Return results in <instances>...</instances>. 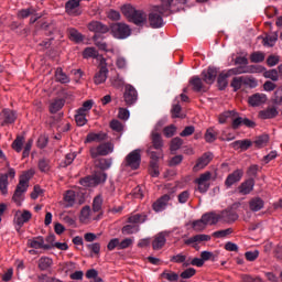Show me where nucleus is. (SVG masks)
<instances>
[{
    "label": "nucleus",
    "mask_w": 282,
    "mask_h": 282,
    "mask_svg": "<svg viewBox=\"0 0 282 282\" xmlns=\"http://www.w3.org/2000/svg\"><path fill=\"white\" fill-rule=\"evenodd\" d=\"M88 30L90 32H96L97 34H107V32H109V26L102 24V22L93 21L88 24Z\"/></svg>",
    "instance_id": "nucleus-21"
},
{
    "label": "nucleus",
    "mask_w": 282,
    "mask_h": 282,
    "mask_svg": "<svg viewBox=\"0 0 282 282\" xmlns=\"http://www.w3.org/2000/svg\"><path fill=\"white\" fill-rule=\"evenodd\" d=\"M80 221L87 223L89 219H91V208L89 206H85L82 208L80 212Z\"/></svg>",
    "instance_id": "nucleus-43"
},
{
    "label": "nucleus",
    "mask_w": 282,
    "mask_h": 282,
    "mask_svg": "<svg viewBox=\"0 0 282 282\" xmlns=\"http://www.w3.org/2000/svg\"><path fill=\"white\" fill-rule=\"evenodd\" d=\"M83 56L84 58H98V51L94 47H86Z\"/></svg>",
    "instance_id": "nucleus-50"
},
{
    "label": "nucleus",
    "mask_w": 282,
    "mask_h": 282,
    "mask_svg": "<svg viewBox=\"0 0 282 282\" xmlns=\"http://www.w3.org/2000/svg\"><path fill=\"white\" fill-rule=\"evenodd\" d=\"M169 202H171V195L165 194L153 203L152 208L155 213H162V210H166Z\"/></svg>",
    "instance_id": "nucleus-16"
},
{
    "label": "nucleus",
    "mask_w": 282,
    "mask_h": 282,
    "mask_svg": "<svg viewBox=\"0 0 282 282\" xmlns=\"http://www.w3.org/2000/svg\"><path fill=\"white\" fill-rule=\"evenodd\" d=\"M32 177H34V170H29L20 176L19 183L12 196V200L17 204V206H21L23 195L28 193V188H30V180H32Z\"/></svg>",
    "instance_id": "nucleus-2"
},
{
    "label": "nucleus",
    "mask_w": 282,
    "mask_h": 282,
    "mask_svg": "<svg viewBox=\"0 0 282 282\" xmlns=\"http://www.w3.org/2000/svg\"><path fill=\"white\" fill-rule=\"evenodd\" d=\"M123 102H126L127 107H132L138 102V90L131 84L124 86Z\"/></svg>",
    "instance_id": "nucleus-8"
},
{
    "label": "nucleus",
    "mask_w": 282,
    "mask_h": 282,
    "mask_svg": "<svg viewBox=\"0 0 282 282\" xmlns=\"http://www.w3.org/2000/svg\"><path fill=\"white\" fill-rule=\"evenodd\" d=\"M279 41V32H272L263 39V45L267 47H274Z\"/></svg>",
    "instance_id": "nucleus-34"
},
{
    "label": "nucleus",
    "mask_w": 282,
    "mask_h": 282,
    "mask_svg": "<svg viewBox=\"0 0 282 282\" xmlns=\"http://www.w3.org/2000/svg\"><path fill=\"white\" fill-rule=\"evenodd\" d=\"M65 107V100L63 99H55L50 105V112L51 113H58L61 109Z\"/></svg>",
    "instance_id": "nucleus-37"
},
{
    "label": "nucleus",
    "mask_w": 282,
    "mask_h": 282,
    "mask_svg": "<svg viewBox=\"0 0 282 282\" xmlns=\"http://www.w3.org/2000/svg\"><path fill=\"white\" fill-rule=\"evenodd\" d=\"M26 246L33 250H50L52 248V246L45 245V239L41 236L29 239Z\"/></svg>",
    "instance_id": "nucleus-10"
},
{
    "label": "nucleus",
    "mask_w": 282,
    "mask_h": 282,
    "mask_svg": "<svg viewBox=\"0 0 282 282\" xmlns=\"http://www.w3.org/2000/svg\"><path fill=\"white\" fill-rule=\"evenodd\" d=\"M228 76H230L229 73H226V74L221 73V74L218 76L217 83H218L219 89H225V88L228 87Z\"/></svg>",
    "instance_id": "nucleus-45"
},
{
    "label": "nucleus",
    "mask_w": 282,
    "mask_h": 282,
    "mask_svg": "<svg viewBox=\"0 0 282 282\" xmlns=\"http://www.w3.org/2000/svg\"><path fill=\"white\" fill-rule=\"evenodd\" d=\"M107 74H109V68H107V64H105V58L101 57L100 69L94 77L95 85H102V83H106Z\"/></svg>",
    "instance_id": "nucleus-15"
},
{
    "label": "nucleus",
    "mask_w": 282,
    "mask_h": 282,
    "mask_svg": "<svg viewBox=\"0 0 282 282\" xmlns=\"http://www.w3.org/2000/svg\"><path fill=\"white\" fill-rule=\"evenodd\" d=\"M251 63H263L265 61V54L263 52H253L250 55Z\"/></svg>",
    "instance_id": "nucleus-46"
},
{
    "label": "nucleus",
    "mask_w": 282,
    "mask_h": 282,
    "mask_svg": "<svg viewBox=\"0 0 282 282\" xmlns=\"http://www.w3.org/2000/svg\"><path fill=\"white\" fill-rule=\"evenodd\" d=\"M268 142H270V137L268 134H261L256 138L253 144L257 149H263V147H268Z\"/></svg>",
    "instance_id": "nucleus-36"
},
{
    "label": "nucleus",
    "mask_w": 282,
    "mask_h": 282,
    "mask_svg": "<svg viewBox=\"0 0 282 282\" xmlns=\"http://www.w3.org/2000/svg\"><path fill=\"white\" fill-rule=\"evenodd\" d=\"M129 224H144L147 221V215L134 214L128 218Z\"/></svg>",
    "instance_id": "nucleus-42"
},
{
    "label": "nucleus",
    "mask_w": 282,
    "mask_h": 282,
    "mask_svg": "<svg viewBox=\"0 0 282 282\" xmlns=\"http://www.w3.org/2000/svg\"><path fill=\"white\" fill-rule=\"evenodd\" d=\"M272 100L274 105H282V89H278L274 91Z\"/></svg>",
    "instance_id": "nucleus-64"
},
{
    "label": "nucleus",
    "mask_w": 282,
    "mask_h": 282,
    "mask_svg": "<svg viewBox=\"0 0 282 282\" xmlns=\"http://www.w3.org/2000/svg\"><path fill=\"white\" fill-rule=\"evenodd\" d=\"M214 155L212 152H205L198 160L196 161V164L193 167L194 173H197L198 171H202L203 169H206L207 164H210V161L213 160Z\"/></svg>",
    "instance_id": "nucleus-11"
},
{
    "label": "nucleus",
    "mask_w": 282,
    "mask_h": 282,
    "mask_svg": "<svg viewBox=\"0 0 282 282\" xmlns=\"http://www.w3.org/2000/svg\"><path fill=\"white\" fill-rule=\"evenodd\" d=\"M203 221H205L206 226H215V224L220 221L219 214L212 212V213H206L202 216Z\"/></svg>",
    "instance_id": "nucleus-23"
},
{
    "label": "nucleus",
    "mask_w": 282,
    "mask_h": 282,
    "mask_svg": "<svg viewBox=\"0 0 282 282\" xmlns=\"http://www.w3.org/2000/svg\"><path fill=\"white\" fill-rule=\"evenodd\" d=\"M55 80L56 83H61V85H67L72 83V79L69 78V76H67V74H65V72H63L62 67L56 68Z\"/></svg>",
    "instance_id": "nucleus-30"
},
{
    "label": "nucleus",
    "mask_w": 282,
    "mask_h": 282,
    "mask_svg": "<svg viewBox=\"0 0 282 282\" xmlns=\"http://www.w3.org/2000/svg\"><path fill=\"white\" fill-rule=\"evenodd\" d=\"M228 235H232V228H227L213 232V237H215L216 239H224V237H228Z\"/></svg>",
    "instance_id": "nucleus-56"
},
{
    "label": "nucleus",
    "mask_w": 282,
    "mask_h": 282,
    "mask_svg": "<svg viewBox=\"0 0 282 282\" xmlns=\"http://www.w3.org/2000/svg\"><path fill=\"white\" fill-rule=\"evenodd\" d=\"M173 10V0H161V6H154L151 8L148 14V21L150 26L154 30L164 25V14L171 13Z\"/></svg>",
    "instance_id": "nucleus-1"
},
{
    "label": "nucleus",
    "mask_w": 282,
    "mask_h": 282,
    "mask_svg": "<svg viewBox=\"0 0 282 282\" xmlns=\"http://www.w3.org/2000/svg\"><path fill=\"white\" fill-rule=\"evenodd\" d=\"M254 189V180H248L238 187L240 195H250Z\"/></svg>",
    "instance_id": "nucleus-27"
},
{
    "label": "nucleus",
    "mask_w": 282,
    "mask_h": 282,
    "mask_svg": "<svg viewBox=\"0 0 282 282\" xmlns=\"http://www.w3.org/2000/svg\"><path fill=\"white\" fill-rule=\"evenodd\" d=\"M202 76L204 83L207 85H213L217 78V68L208 67L207 70H203Z\"/></svg>",
    "instance_id": "nucleus-20"
},
{
    "label": "nucleus",
    "mask_w": 282,
    "mask_h": 282,
    "mask_svg": "<svg viewBox=\"0 0 282 282\" xmlns=\"http://www.w3.org/2000/svg\"><path fill=\"white\" fill-rule=\"evenodd\" d=\"M230 86L232 87L234 91H239V89L243 87V76L234 77Z\"/></svg>",
    "instance_id": "nucleus-49"
},
{
    "label": "nucleus",
    "mask_w": 282,
    "mask_h": 282,
    "mask_svg": "<svg viewBox=\"0 0 282 282\" xmlns=\"http://www.w3.org/2000/svg\"><path fill=\"white\" fill-rule=\"evenodd\" d=\"M94 107V100H86L83 102L82 107L76 110V113L79 116H89V111H91Z\"/></svg>",
    "instance_id": "nucleus-32"
},
{
    "label": "nucleus",
    "mask_w": 282,
    "mask_h": 282,
    "mask_svg": "<svg viewBox=\"0 0 282 282\" xmlns=\"http://www.w3.org/2000/svg\"><path fill=\"white\" fill-rule=\"evenodd\" d=\"M170 261H172V263H184L183 265L186 268L188 267V263H186V256L178 253L176 256H172L170 258Z\"/></svg>",
    "instance_id": "nucleus-53"
},
{
    "label": "nucleus",
    "mask_w": 282,
    "mask_h": 282,
    "mask_svg": "<svg viewBox=\"0 0 282 282\" xmlns=\"http://www.w3.org/2000/svg\"><path fill=\"white\" fill-rule=\"evenodd\" d=\"M220 221H225L226 224H230L237 221L239 219V215L237 212L232 209H225L219 214Z\"/></svg>",
    "instance_id": "nucleus-19"
},
{
    "label": "nucleus",
    "mask_w": 282,
    "mask_h": 282,
    "mask_svg": "<svg viewBox=\"0 0 282 282\" xmlns=\"http://www.w3.org/2000/svg\"><path fill=\"white\" fill-rule=\"evenodd\" d=\"M113 149L115 145L112 142L100 143L97 147L90 148V158H93V160H96V158L109 155L110 153H113Z\"/></svg>",
    "instance_id": "nucleus-6"
},
{
    "label": "nucleus",
    "mask_w": 282,
    "mask_h": 282,
    "mask_svg": "<svg viewBox=\"0 0 282 282\" xmlns=\"http://www.w3.org/2000/svg\"><path fill=\"white\" fill-rule=\"evenodd\" d=\"M182 144H184V141L180 137H176L172 139L170 149L171 151H178V149L182 148Z\"/></svg>",
    "instance_id": "nucleus-59"
},
{
    "label": "nucleus",
    "mask_w": 282,
    "mask_h": 282,
    "mask_svg": "<svg viewBox=\"0 0 282 282\" xmlns=\"http://www.w3.org/2000/svg\"><path fill=\"white\" fill-rule=\"evenodd\" d=\"M122 235H133L135 232H140V227L135 225H126L121 229Z\"/></svg>",
    "instance_id": "nucleus-47"
},
{
    "label": "nucleus",
    "mask_w": 282,
    "mask_h": 282,
    "mask_svg": "<svg viewBox=\"0 0 282 282\" xmlns=\"http://www.w3.org/2000/svg\"><path fill=\"white\" fill-rule=\"evenodd\" d=\"M52 263H54L52 258L42 257L39 259L37 267L40 270L45 271L48 268H52Z\"/></svg>",
    "instance_id": "nucleus-39"
},
{
    "label": "nucleus",
    "mask_w": 282,
    "mask_h": 282,
    "mask_svg": "<svg viewBox=\"0 0 282 282\" xmlns=\"http://www.w3.org/2000/svg\"><path fill=\"white\" fill-rule=\"evenodd\" d=\"M234 149H241V151H248L249 147H252V141L246 140H238L231 143Z\"/></svg>",
    "instance_id": "nucleus-35"
},
{
    "label": "nucleus",
    "mask_w": 282,
    "mask_h": 282,
    "mask_svg": "<svg viewBox=\"0 0 282 282\" xmlns=\"http://www.w3.org/2000/svg\"><path fill=\"white\" fill-rule=\"evenodd\" d=\"M102 209V196L98 195L93 200V210L94 213H100Z\"/></svg>",
    "instance_id": "nucleus-52"
},
{
    "label": "nucleus",
    "mask_w": 282,
    "mask_h": 282,
    "mask_svg": "<svg viewBox=\"0 0 282 282\" xmlns=\"http://www.w3.org/2000/svg\"><path fill=\"white\" fill-rule=\"evenodd\" d=\"M153 147H149L148 150H147V153L148 155H150L151 158V162H156L158 163V160H160L162 158V150H156V151H153Z\"/></svg>",
    "instance_id": "nucleus-41"
},
{
    "label": "nucleus",
    "mask_w": 282,
    "mask_h": 282,
    "mask_svg": "<svg viewBox=\"0 0 282 282\" xmlns=\"http://www.w3.org/2000/svg\"><path fill=\"white\" fill-rule=\"evenodd\" d=\"M0 116L3 117L2 127L4 124H12L17 120V112L14 110L4 109Z\"/></svg>",
    "instance_id": "nucleus-22"
},
{
    "label": "nucleus",
    "mask_w": 282,
    "mask_h": 282,
    "mask_svg": "<svg viewBox=\"0 0 282 282\" xmlns=\"http://www.w3.org/2000/svg\"><path fill=\"white\" fill-rule=\"evenodd\" d=\"M30 219H32V213L28 209H24L22 212L18 210L15 213L13 221L17 226H19L21 228L24 224H28V221H30Z\"/></svg>",
    "instance_id": "nucleus-13"
},
{
    "label": "nucleus",
    "mask_w": 282,
    "mask_h": 282,
    "mask_svg": "<svg viewBox=\"0 0 282 282\" xmlns=\"http://www.w3.org/2000/svg\"><path fill=\"white\" fill-rule=\"evenodd\" d=\"M107 182V174L105 172H96L91 176H86L79 181L82 186L85 188H91L94 186H98V184H102Z\"/></svg>",
    "instance_id": "nucleus-5"
},
{
    "label": "nucleus",
    "mask_w": 282,
    "mask_h": 282,
    "mask_svg": "<svg viewBox=\"0 0 282 282\" xmlns=\"http://www.w3.org/2000/svg\"><path fill=\"white\" fill-rule=\"evenodd\" d=\"M241 177H243V170H236L231 174H229L225 181V186L230 188L237 182H241Z\"/></svg>",
    "instance_id": "nucleus-18"
},
{
    "label": "nucleus",
    "mask_w": 282,
    "mask_h": 282,
    "mask_svg": "<svg viewBox=\"0 0 282 282\" xmlns=\"http://www.w3.org/2000/svg\"><path fill=\"white\" fill-rule=\"evenodd\" d=\"M176 131H177V128L174 124L167 126L163 129V133L165 138H173Z\"/></svg>",
    "instance_id": "nucleus-62"
},
{
    "label": "nucleus",
    "mask_w": 282,
    "mask_h": 282,
    "mask_svg": "<svg viewBox=\"0 0 282 282\" xmlns=\"http://www.w3.org/2000/svg\"><path fill=\"white\" fill-rule=\"evenodd\" d=\"M213 177V173L205 172L199 175L198 178H195L194 183L197 184L196 191L199 193H208V188H210V178Z\"/></svg>",
    "instance_id": "nucleus-9"
},
{
    "label": "nucleus",
    "mask_w": 282,
    "mask_h": 282,
    "mask_svg": "<svg viewBox=\"0 0 282 282\" xmlns=\"http://www.w3.org/2000/svg\"><path fill=\"white\" fill-rule=\"evenodd\" d=\"M205 140L206 142H215V140H217V132H215V129H207L205 133Z\"/></svg>",
    "instance_id": "nucleus-61"
},
{
    "label": "nucleus",
    "mask_w": 282,
    "mask_h": 282,
    "mask_svg": "<svg viewBox=\"0 0 282 282\" xmlns=\"http://www.w3.org/2000/svg\"><path fill=\"white\" fill-rule=\"evenodd\" d=\"M64 202L67 208L74 206L76 204V192L67 191L64 195Z\"/></svg>",
    "instance_id": "nucleus-38"
},
{
    "label": "nucleus",
    "mask_w": 282,
    "mask_h": 282,
    "mask_svg": "<svg viewBox=\"0 0 282 282\" xmlns=\"http://www.w3.org/2000/svg\"><path fill=\"white\" fill-rule=\"evenodd\" d=\"M151 141H152V149H155L156 151H162V147H164V141L162 140V135L158 133L156 131H153L151 133Z\"/></svg>",
    "instance_id": "nucleus-25"
},
{
    "label": "nucleus",
    "mask_w": 282,
    "mask_h": 282,
    "mask_svg": "<svg viewBox=\"0 0 282 282\" xmlns=\"http://www.w3.org/2000/svg\"><path fill=\"white\" fill-rule=\"evenodd\" d=\"M189 85H192L193 91H196L197 94L202 91H206V87H204V83L202 82V78L198 76H194L189 79Z\"/></svg>",
    "instance_id": "nucleus-28"
},
{
    "label": "nucleus",
    "mask_w": 282,
    "mask_h": 282,
    "mask_svg": "<svg viewBox=\"0 0 282 282\" xmlns=\"http://www.w3.org/2000/svg\"><path fill=\"white\" fill-rule=\"evenodd\" d=\"M0 192L8 195V174H0Z\"/></svg>",
    "instance_id": "nucleus-44"
},
{
    "label": "nucleus",
    "mask_w": 282,
    "mask_h": 282,
    "mask_svg": "<svg viewBox=\"0 0 282 282\" xmlns=\"http://www.w3.org/2000/svg\"><path fill=\"white\" fill-rule=\"evenodd\" d=\"M69 36L73 41H75V43H83L84 37L80 32L76 31V29L69 30Z\"/></svg>",
    "instance_id": "nucleus-58"
},
{
    "label": "nucleus",
    "mask_w": 282,
    "mask_h": 282,
    "mask_svg": "<svg viewBox=\"0 0 282 282\" xmlns=\"http://www.w3.org/2000/svg\"><path fill=\"white\" fill-rule=\"evenodd\" d=\"M23 142H25V138L17 137V139L12 143V149H14L17 153H21V151H23Z\"/></svg>",
    "instance_id": "nucleus-48"
},
{
    "label": "nucleus",
    "mask_w": 282,
    "mask_h": 282,
    "mask_svg": "<svg viewBox=\"0 0 282 282\" xmlns=\"http://www.w3.org/2000/svg\"><path fill=\"white\" fill-rule=\"evenodd\" d=\"M254 72H257V67L256 66H250L249 68L243 67V66H239L236 68H232L228 72L229 76H232V74L235 76L239 75V74H254Z\"/></svg>",
    "instance_id": "nucleus-31"
},
{
    "label": "nucleus",
    "mask_w": 282,
    "mask_h": 282,
    "mask_svg": "<svg viewBox=\"0 0 282 282\" xmlns=\"http://www.w3.org/2000/svg\"><path fill=\"white\" fill-rule=\"evenodd\" d=\"M264 78H269L270 80H273V83H276L279 80V70L278 69H269L264 72L263 74Z\"/></svg>",
    "instance_id": "nucleus-51"
},
{
    "label": "nucleus",
    "mask_w": 282,
    "mask_h": 282,
    "mask_svg": "<svg viewBox=\"0 0 282 282\" xmlns=\"http://www.w3.org/2000/svg\"><path fill=\"white\" fill-rule=\"evenodd\" d=\"M111 85L115 87V89H120L121 87H124V78H122L120 75H117L111 79Z\"/></svg>",
    "instance_id": "nucleus-57"
},
{
    "label": "nucleus",
    "mask_w": 282,
    "mask_h": 282,
    "mask_svg": "<svg viewBox=\"0 0 282 282\" xmlns=\"http://www.w3.org/2000/svg\"><path fill=\"white\" fill-rule=\"evenodd\" d=\"M39 282H63L59 279L48 276L47 274H41L37 278Z\"/></svg>",
    "instance_id": "nucleus-63"
},
{
    "label": "nucleus",
    "mask_w": 282,
    "mask_h": 282,
    "mask_svg": "<svg viewBox=\"0 0 282 282\" xmlns=\"http://www.w3.org/2000/svg\"><path fill=\"white\" fill-rule=\"evenodd\" d=\"M109 135L105 132H90L87 134L85 142H105Z\"/></svg>",
    "instance_id": "nucleus-26"
},
{
    "label": "nucleus",
    "mask_w": 282,
    "mask_h": 282,
    "mask_svg": "<svg viewBox=\"0 0 282 282\" xmlns=\"http://www.w3.org/2000/svg\"><path fill=\"white\" fill-rule=\"evenodd\" d=\"M110 33L113 39H129V36H131V28L129 26V24L122 22L113 23L110 26Z\"/></svg>",
    "instance_id": "nucleus-4"
},
{
    "label": "nucleus",
    "mask_w": 282,
    "mask_h": 282,
    "mask_svg": "<svg viewBox=\"0 0 282 282\" xmlns=\"http://www.w3.org/2000/svg\"><path fill=\"white\" fill-rule=\"evenodd\" d=\"M265 206L261 197H253L249 200V208L252 213H259Z\"/></svg>",
    "instance_id": "nucleus-29"
},
{
    "label": "nucleus",
    "mask_w": 282,
    "mask_h": 282,
    "mask_svg": "<svg viewBox=\"0 0 282 282\" xmlns=\"http://www.w3.org/2000/svg\"><path fill=\"white\" fill-rule=\"evenodd\" d=\"M276 116H279V110L275 107H268L259 112L261 120H271L272 118H276Z\"/></svg>",
    "instance_id": "nucleus-24"
},
{
    "label": "nucleus",
    "mask_w": 282,
    "mask_h": 282,
    "mask_svg": "<svg viewBox=\"0 0 282 282\" xmlns=\"http://www.w3.org/2000/svg\"><path fill=\"white\" fill-rule=\"evenodd\" d=\"M122 14L130 21V23H134L139 28L147 25V12L142 10H135V8L131 7V4H126L121 8Z\"/></svg>",
    "instance_id": "nucleus-3"
},
{
    "label": "nucleus",
    "mask_w": 282,
    "mask_h": 282,
    "mask_svg": "<svg viewBox=\"0 0 282 282\" xmlns=\"http://www.w3.org/2000/svg\"><path fill=\"white\" fill-rule=\"evenodd\" d=\"M39 169L41 173H48L50 169H52V166L50 165V160L41 159L39 161Z\"/></svg>",
    "instance_id": "nucleus-54"
},
{
    "label": "nucleus",
    "mask_w": 282,
    "mask_h": 282,
    "mask_svg": "<svg viewBox=\"0 0 282 282\" xmlns=\"http://www.w3.org/2000/svg\"><path fill=\"white\" fill-rule=\"evenodd\" d=\"M192 226L196 232H202L203 230H206V223L204 221V218L193 221Z\"/></svg>",
    "instance_id": "nucleus-55"
},
{
    "label": "nucleus",
    "mask_w": 282,
    "mask_h": 282,
    "mask_svg": "<svg viewBox=\"0 0 282 282\" xmlns=\"http://www.w3.org/2000/svg\"><path fill=\"white\" fill-rule=\"evenodd\" d=\"M236 116H238V112L235 110L224 111L218 116V122L219 124H226L228 120H232V118H236Z\"/></svg>",
    "instance_id": "nucleus-33"
},
{
    "label": "nucleus",
    "mask_w": 282,
    "mask_h": 282,
    "mask_svg": "<svg viewBox=\"0 0 282 282\" xmlns=\"http://www.w3.org/2000/svg\"><path fill=\"white\" fill-rule=\"evenodd\" d=\"M268 102V95L263 93H256L248 98L250 107H261Z\"/></svg>",
    "instance_id": "nucleus-14"
},
{
    "label": "nucleus",
    "mask_w": 282,
    "mask_h": 282,
    "mask_svg": "<svg viewBox=\"0 0 282 282\" xmlns=\"http://www.w3.org/2000/svg\"><path fill=\"white\" fill-rule=\"evenodd\" d=\"M171 113L172 118H185V116L182 115V106H180V104L173 105Z\"/></svg>",
    "instance_id": "nucleus-60"
},
{
    "label": "nucleus",
    "mask_w": 282,
    "mask_h": 282,
    "mask_svg": "<svg viewBox=\"0 0 282 282\" xmlns=\"http://www.w3.org/2000/svg\"><path fill=\"white\" fill-rule=\"evenodd\" d=\"M65 10L69 17H80V0H68L65 4Z\"/></svg>",
    "instance_id": "nucleus-12"
},
{
    "label": "nucleus",
    "mask_w": 282,
    "mask_h": 282,
    "mask_svg": "<svg viewBox=\"0 0 282 282\" xmlns=\"http://www.w3.org/2000/svg\"><path fill=\"white\" fill-rule=\"evenodd\" d=\"M169 237V232L162 231L154 236V240L152 241L153 250H162L164 246H166V238Z\"/></svg>",
    "instance_id": "nucleus-17"
},
{
    "label": "nucleus",
    "mask_w": 282,
    "mask_h": 282,
    "mask_svg": "<svg viewBox=\"0 0 282 282\" xmlns=\"http://www.w3.org/2000/svg\"><path fill=\"white\" fill-rule=\"evenodd\" d=\"M36 15V9L34 7L28 9H21L18 12V19H28V17Z\"/></svg>",
    "instance_id": "nucleus-40"
},
{
    "label": "nucleus",
    "mask_w": 282,
    "mask_h": 282,
    "mask_svg": "<svg viewBox=\"0 0 282 282\" xmlns=\"http://www.w3.org/2000/svg\"><path fill=\"white\" fill-rule=\"evenodd\" d=\"M142 150L137 149L130 152L124 159V166L131 169L132 171H138L140 169V163L142 162Z\"/></svg>",
    "instance_id": "nucleus-7"
}]
</instances>
